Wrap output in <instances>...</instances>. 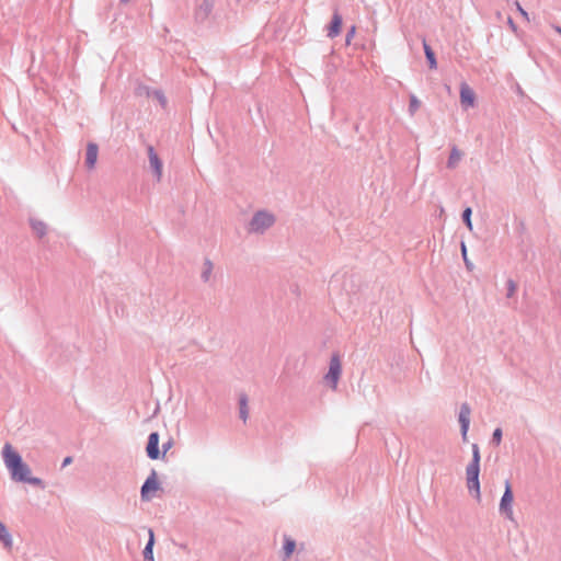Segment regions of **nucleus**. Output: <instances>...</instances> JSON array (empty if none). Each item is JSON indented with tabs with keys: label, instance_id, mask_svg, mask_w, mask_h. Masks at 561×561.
<instances>
[{
	"label": "nucleus",
	"instance_id": "bb28decb",
	"mask_svg": "<svg viewBox=\"0 0 561 561\" xmlns=\"http://www.w3.org/2000/svg\"><path fill=\"white\" fill-rule=\"evenodd\" d=\"M72 462V458L71 457H66L62 461V467H67L68 465H70Z\"/></svg>",
	"mask_w": 561,
	"mask_h": 561
},
{
	"label": "nucleus",
	"instance_id": "7ed1b4c3",
	"mask_svg": "<svg viewBox=\"0 0 561 561\" xmlns=\"http://www.w3.org/2000/svg\"><path fill=\"white\" fill-rule=\"evenodd\" d=\"M341 374H342L341 358L337 354H333L330 359L329 371L324 376L325 382L330 386V388L332 390H336Z\"/></svg>",
	"mask_w": 561,
	"mask_h": 561
},
{
	"label": "nucleus",
	"instance_id": "ddd939ff",
	"mask_svg": "<svg viewBox=\"0 0 561 561\" xmlns=\"http://www.w3.org/2000/svg\"><path fill=\"white\" fill-rule=\"evenodd\" d=\"M153 543H154V536H153V531L150 529L149 530V540L144 550V556L147 561H153V553H152Z\"/></svg>",
	"mask_w": 561,
	"mask_h": 561
},
{
	"label": "nucleus",
	"instance_id": "393cba45",
	"mask_svg": "<svg viewBox=\"0 0 561 561\" xmlns=\"http://www.w3.org/2000/svg\"><path fill=\"white\" fill-rule=\"evenodd\" d=\"M355 33H356V27H355V26H352V27L350 28V31L347 32V35H346V45H350V44H351V42H352V39H353V37H354Z\"/></svg>",
	"mask_w": 561,
	"mask_h": 561
},
{
	"label": "nucleus",
	"instance_id": "20e7f679",
	"mask_svg": "<svg viewBox=\"0 0 561 561\" xmlns=\"http://www.w3.org/2000/svg\"><path fill=\"white\" fill-rule=\"evenodd\" d=\"M275 221V218L272 214L265 211H259L255 214L253 219L250 222V230L252 232H262L265 229L270 228Z\"/></svg>",
	"mask_w": 561,
	"mask_h": 561
},
{
	"label": "nucleus",
	"instance_id": "2eb2a0df",
	"mask_svg": "<svg viewBox=\"0 0 561 561\" xmlns=\"http://www.w3.org/2000/svg\"><path fill=\"white\" fill-rule=\"evenodd\" d=\"M0 541H2L7 548L12 546L11 536L2 523H0Z\"/></svg>",
	"mask_w": 561,
	"mask_h": 561
},
{
	"label": "nucleus",
	"instance_id": "a211bd4d",
	"mask_svg": "<svg viewBox=\"0 0 561 561\" xmlns=\"http://www.w3.org/2000/svg\"><path fill=\"white\" fill-rule=\"evenodd\" d=\"M296 543L294 540L286 538L284 545L285 559H288L294 552Z\"/></svg>",
	"mask_w": 561,
	"mask_h": 561
},
{
	"label": "nucleus",
	"instance_id": "f8f14e48",
	"mask_svg": "<svg viewBox=\"0 0 561 561\" xmlns=\"http://www.w3.org/2000/svg\"><path fill=\"white\" fill-rule=\"evenodd\" d=\"M99 154V148L95 144H89L87 147L85 164L89 169H93Z\"/></svg>",
	"mask_w": 561,
	"mask_h": 561
},
{
	"label": "nucleus",
	"instance_id": "6ab92c4d",
	"mask_svg": "<svg viewBox=\"0 0 561 561\" xmlns=\"http://www.w3.org/2000/svg\"><path fill=\"white\" fill-rule=\"evenodd\" d=\"M421 106L420 100L415 95L410 96L409 111L411 115H414Z\"/></svg>",
	"mask_w": 561,
	"mask_h": 561
},
{
	"label": "nucleus",
	"instance_id": "423d86ee",
	"mask_svg": "<svg viewBox=\"0 0 561 561\" xmlns=\"http://www.w3.org/2000/svg\"><path fill=\"white\" fill-rule=\"evenodd\" d=\"M159 489V482L157 480V474L153 471L141 486V499L145 501L150 500V493L156 492Z\"/></svg>",
	"mask_w": 561,
	"mask_h": 561
},
{
	"label": "nucleus",
	"instance_id": "9b49d317",
	"mask_svg": "<svg viewBox=\"0 0 561 561\" xmlns=\"http://www.w3.org/2000/svg\"><path fill=\"white\" fill-rule=\"evenodd\" d=\"M148 156H149L150 165L154 170L158 180H160V178L162 175V162L159 159L158 154L156 153V151L153 150L152 147L148 148Z\"/></svg>",
	"mask_w": 561,
	"mask_h": 561
},
{
	"label": "nucleus",
	"instance_id": "dca6fc26",
	"mask_svg": "<svg viewBox=\"0 0 561 561\" xmlns=\"http://www.w3.org/2000/svg\"><path fill=\"white\" fill-rule=\"evenodd\" d=\"M424 50H425L426 58L430 62V67L432 69H435L436 68L435 55H434L433 50L431 49V47L426 43H424Z\"/></svg>",
	"mask_w": 561,
	"mask_h": 561
},
{
	"label": "nucleus",
	"instance_id": "f3484780",
	"mask_svg": "<svg viewBox=\"0 0 561 561\" xmlns=\"http://www.w3.org/2000/svg\"><path fill=\"white\" fill-rule=\"evenodd\" d=\"M32 228L39 238L46 234V225L42 221L32 222Z\"/></svg>",
	"mask_w": 561,
	"mask_h": 561
},
{
	"label": "nucleus",
	"instance_id": "4468645a",
	"mask_svg": "<svg viewBox=\"0 0 561 561\" xmlns=\"http://www.w3.org/2000/svg\"><path fill=\"white\" fill-rule=\"evenodd\" d=\"M462 153L457 149L453 148L448 158L447 167L450 169L456 168L458 162L461 160Z\"/></svg>",
	"mask_w": 561,
	"mask_h": 561
},
{
	"label": "nucleus",
	"instance_id": "6e6552de",
	"mask_svg": "<svg viewBox=\"0 0 561 561\" xmlns=\"http://www.w3.org/2000/svg\"><path fill=\"white\" fill-rule=\"evenodd\" d=\"M470 414H471L470 407L467 403H463L461 405L460 412H459V422L461 424V432H462L463 438L467 437V433L469 430Z\"/></svg>",
	"mask_w": 561,
	"mask_h": 561
},
{
	"label": "nucleus",
	"instance_id": "0eeeda50",
	"mask_svg": "<svg viewBox=\"0 0 561 561\" xmlns=\"http://www.w3.org/2000/svg\"><path fill=\"white\" fill-rule=\"evenodd\" d=\"M460 102L465 108L472 107L474 105L476 94L467 83H461L460 85Z\"/></svg>",
	"mask_w": 561,
	"mask_h": 561
},
{
	"label": "nucleus",
	"instance_id": "cd10ccee",
	"mask_svg": "<svg viewBox=\"0 0 561 561\" xmlns=\"http://www.w3.org/2000/svg\"><path fill=\"white\" fill-rule=\"evenodd\" d=\"M559 33L561 34V30H559Z\"/></svg>",
	"mask_w": 561,
	"mask_h": 561
},
{
	"label": "nucleus",
	"instance_id": "39448f33",
	"mask_svg": "<svg viewBox=\"0 0 561 561\" xmlns=\"http://www.w3.org/2000/svg\"><path fill=\"white\" fill-rule=\"evenodd\" d=\"M514 496L512 492V486L510 481L505 482V491L500 502V511L503 513L508 519H513V505Z\"/></svg>",
	"mask_w": 561,
	"mask_h": 561
},
{
	"label": "nucleus",
	"instance_id": "9d476101",
	"mask_svg": "<svg viewBox=\"0 0 561 561\" xmlns=\"http://www.w3.org/2000/svg\"><path fill=\"white\" fill-rule=\"evenodd\" d=\"M342 28V16L335 12L332 16V21L328 27V36L333 38L341 33Z\"/></svg>",
	"mask_w": 561,
	"mask_h": 561
},
{
	"label": "nucleus",
	"instance_id": "b1692460",
	"mask_svg": "<svg viewBox=\"0 0 561 561\" xmlns=\"http://www.w3.org/2000/svg\"><path fill=\"white\" fill-rule=\"evenodd\" d=\"M493 440L495 442L496 445H499L502 440V430L501 428H496L494 432H493Z\"/></svg>",
	"mask_w": 561,
	"mask_h": 561
},
{
	"label": "nucleus",
	"instance_id": "1a4fd4ad",
	"mask_svg": "<svg viewBox=\"0 0 561 561\" xmlns=\"http://www.w3.org/2000/svg\"><path fill=\"white\" fill-rule=\"evenodd\" d=\"M159 435L158 433H151L148 438L147 444V455L151 459H158L159 458Z\"/></svg>",
	"mask_w": 561,
	"mask_h": 561
},
{
	"label": "nucleus",
	"instance_id": "aec40b11",
	"mask_svg": "<svg viewBox=\"0 0 561 561\" xmlns=\"http://www.w3.org/2000/svg\"><path fill=\"white\" fill-rule=\"evenodd\" d=\"M240 417L243 420V422H245L248 419V404L245 398H241L240 400Z\"/></svg>",
	"mask_w": 561,
	"mask_h": 561
},
{
	"label": "nucleus",
	"instance_id": "412c9836",
	"mask_svg": "<svg viewBox=\"0 0 561 561\" xmlns=\"http://www.w3.org/2000/svg\"><path fill=\"white\" fill-rule=\"evenodd\" d=\"M480 449H479V446L477 444H473L472 445V460L470 463H477V465H480Z\"/></svg>",
	"mask_w": 561,
	"mask_h": 561
},
{
	"label": "nucleus",
	"instance_id": "f257e3e1",
	"mask_svg": "<svg viewBox=\"0 0 561 561\" xmlns=\"http://www.w3.org/2000/svg\"><path fill=\"white\" fill-rule=\"evenodd\" d=\"M2 456L5 467L10 471L13 480L43 486L42 479L31 477L30 467L23 462L22 457L11 444H5L3 446Z\"/></svg>",
	"mask_w": 561,
	"mask_h": 561
},
{
	"label": "nucleus",
	"instance_id": "5701e85b",
	"mask_svg": "<svg viewBox=\"0 0 561 561\" xmlns=\"http://www.w3.org/2000/svg\"><path fill=\"white\" fill-rule=\"evenodd\" d=\"M211 271H213V264L209 261H206L204 264V271H203V278L205 280L209 279Z\"/></svg>",
	"mask_w": 561,
	"mask_h": 561
},
{
	"label": "nucleus",
	"instance_id": "a878e982",
	"mask_svg": "<svg viewBox=\"0 0 561 561\" xmlns=\"http://www.w3.org/2000/svg\"><path fill=\"white\" fill-rule=\"evenodd\" d=\"M461 252H462L463 260H465L467 266L469 267V263L467 261V248L463 243L461 244Z\"/></svg>",
	"mask_w": 561,
	"mask_h": 561
},
{
	"label": "nucleus",
	"instance_id": "4be33fe9",
	"mask_svg": "<svg viewBox=\"0 0 561 561\" xmlns=\"http://www.w3.org/2000/svg\"><path fill=\"white\" fill-rule=\"evenodd\" d=\"M462 218L469 228V230H472V222H471V208H466L462 214Z\"/></svg>",
	"mask_w": 561,
	"mask_h": 561
},
{
	"label": "nucleus",
	"instance_id": "f03ea898",
	"mask_svg": "<svg viewBox=\"0 0 561 561\" xmlns=\"http://www.w3.org/2000/svg\"><path fill=\"white\" fill-rule=\"evenodd\" d=\"M480 465L469 463L466 468V480L468 490L473 493L474 497L480 501L481 500V491H480Z\"/></svg>",
	"mask_w": 561,
	"mask_h": 561
}]
</instances>
